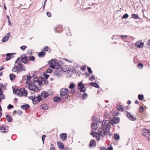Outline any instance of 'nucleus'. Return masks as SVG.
<instances>
[{
    "mask_svg": "<svg viewBox=\"0 0 150 150\" xmlns=\"http://www.w3.org/2000/svg\"><path fill=\"white\" fill-rule=\"evenodd\" d=\"M38 78H34L33 80V84L34 85V84H35L34 83L35 82H38Z\"/></svg>",
    "mask_w": 150,
    "mask_h": 150,
    "instance_id": "nucleus-49",
    "label": "nucleus"
},
{
    "mask_svg": "<svg viewBox=\"0 0 150 150\" xmlns=\"http://www.w3.org/2000/svg\"><path fill=\"white\" fill-rule=\"evenodd\" d=\"M53 100L55 102H58L60 101V98L58 96H55L53 98Z\"/></svg>",
    "mask_w": 150,
    "mask_h": 150,
    "instance_id": "nucleus-29",
    "label": "nucleus"
},
{
    "mask_svg": "<svg viewBox=\"0 0 150 150\" xmlns=\"http://www.w3.org/2000/svg\"><path fill=\"white\" fill-rule=\"evenodd\" d=\"M98 123L97 122H95L91 123V128L93 130H96L98 127Z\"/></svg>",
    "mask_w": 150,
    "mask_h": 150,
    "instance_id": "nucleus-12",
    "label": "nucleus"
},
{
    "mask_svg": "<svg viewBox=\"0 0 150 150\" xmlns=\"http://www.w3.org/2000/svg\"><path fill=\"white\" fill-rule=\"evenodd\" d=\"M18 65L20 69V71H25L26 70V68L22 64L20 61L18 64Z\"/></svg>",
    "mask_w": 150,
    "mask_h": 150,
    "instance_id": "nucleus-11",
    "label": "nucleus"
},
{
    "mask_svg": "<svg viewBox=\"0 0 150 150\" xmlns=\"http://www.w3.org/2000/svg\"><path fill=\"white\" fill-rule=\"evenodd\" d=\"M3 93L2 89L0 87V102H1L2 99H4L5 98V96L3 94Z\"/></svg>",
    "mask_w": 150,
    "mask_h": 150,
    "instance_id": "nucleus-17",
    "label": "nucleus"
},
{
    "mask_svg": "<svg viewBox=\"0 0 150 150\" xmlns=\"http://www.w3.org/2000/svg\"><path fill=\"white\" fill-rule=\"evenodd\" d=\"M129 17V15L127 13L124 14L123 16L121 18V19L124 18H127Z\"/></svg>",
    "mask_w": 150,
    "mask_h": 150,
    "instance_id": "nucleus-44",
    "label": "nucleus"
},
{
    "mask_svg": "<svg viewBox=\"0 0 150 150\" xmlns=\"http://www.w3.org/2000/svg\"><path fill=\"white\" fill-rule=\"evenodd\" d=\"M144 43L142 42V40L136 42L135 46L139 48H142L143 47Z\"/></svg>",
    "mask_w": 150,
    "mask_h": 150,
    "instance_id": "nucleus-8",
    "label": "nucleus"
},
{
    "mask_svg": "<svg viewBox=\"0 0 150 150\" xmlns=\"http://www.w3.org/2000/svg\"><path fill=\"white\" fill-rule=\"evenodd\" d=\"M52 71V70L49 68L46 71V73H51Z\"/></svg>",
    "mask_w": 150,
    "mask_h": 150,
    "instance_id": "nucleus-48",
    "label": "nucleus"
},
{
    "mask_svg": "<svg viewBox=\"0 0 150 150\" xmlns=\"http://www.w3.org/2000/svg\"><path fill=\"white\" fill-rule=\"evenodd\" d=\"M78 86H79L80 88V90L81 89L83 88L84 87V84L82 83V81H81L80 82H79L78 83Z\"/></svg>",
    "mask_w": 150,
    "mask_h": 150,
    "instance_id": "nucleus-28",
    "label": "nucleus"
},
{
    "mask_svg": "<svg viewBox=\"0 0 150 150\" xmlns=\"http://www.w3.org/2000/svg\"><path fill=\"white\" fill-rule=\"evenodd\" d=\"M28 88L30 90L35 92H37L38 91V88L35 85V84L33 85L31 83H30V84L28 85Z\"/></svg>",
    "mask_w": 150,
    "mask_h": 150,
    "instance_id": "nucleus-4",
    "label": "nucleus"
},
{
    "mask_svg": "<svg viewBox=\"0 0 150 150\" xmlns=\"http://www.w3.org/2000/svg\"><path fill=\"white\" fill-rule=\"evenodd\" d=\"M60 138L62 140H64L67 138V136L66 133H62L60 135Z\"/></svg>",
    "mask_w": 150,
    "mask_h": 150,
    "instance_id": "nucleus-21",
    "label": "nucleus"
},
{
    "mask_svg": "<svg viewBox=\"0 0 150 150\" xmlns=\"http://www.w3.org/2000/svg\"><path fill=\"white\" fill-rule=\"evenodd\" d=\"M12 88L13 90V92L14 94L16 93L19 90L18 87H17L16 86H13Z\"/></svg>",
    "mask_w": 150,
    "mask_h": 150,
    "instance_id": "nucleus-25",
    "label": "nucleus"
},
{
    "mask_svg": "<svg viewBox=\"0 0 150 150\" xmlns=\"http://www.w3.org/2000/svg\"><path fill=\"white\" fill-rule=\"evenodd\" d=\"M22 91H23V95L25 94V96H27V91L26 90H25V88H22Z\"/></svg>",
    "mask_w": 150,
    "mask_h": 150,
    "instance_id": "nucleus-36",
    "label": "nucleus"
},
{
    "mask_svg": "<svg viewBox=\"0 0 150 150\" xmlns=\"http://www.w3.org/2000/svg\"><path fill=\"white\" fill-rule=\"evenodd\" d=\"M125 109H124V112L126 111V112H129L128 111H127V110H128L129 107L128 106H127L124 107Z\"/></svg>",
    "mask_w": 150,
    "mask_h": 150,
    "instance_id": "nucleus-56",
    "label": "nucleus"
},
{
    "mask_svg": "<svg viewBox=\"0 0 150 150\" xmlns=\"http://www.w3.org/2000/svg\"><path fill=\"white\" fill-rule=\"evenodd\" d=\"M46 137V136L45 135H43L42 136V141L43 144H44V141Z\"/></svg>",
    "mask_w": 150,
    "mask_h": 150,
    "instance_id": "nucleus-58",
    "label": "nucleus"
},
{
    "mask_svg": "<svg viewBox=\"0 0 150 150\" xmlns=\"http://www.w3.org/2000/svg\"><path fill=\"white\" fill-rule=\"evenodd\" d=\"M15 53H8L6 54V56L7 57L6 58V59L7 61H8L10 59H11L13 57L12 56L13 55L15 54Z\"/></svg>",
    "mask_w": 150,
    "mask_h": 150,
    "instance_id": "nucleus-14",
    "label": "nucleus"
},
{
    "mask_svg": "<svg viewBox=\"0 0 150 150\" xmlns=\"http://www.w3.org/2000/svg\"><path fill=\"white\" fill-rule=\"evenodd\" d=\"M21 61L23 63L25 64H27L29 62V60L28 59V57L27 56L23 57L21 56Z\"/></svg>",
    "mask_w": 150,
    "mask_h": 150,
    "instance_id": "nucleus-9",
    "label": "nucleus"
},
{
    "mask_svg": "<svg viewBox=\"0 0 150 150\" xmlns=\"http://www.w3.org/2000/svg\"><path fill=\"white\" fill-rule=\"evenodd\" d=\"M102 127H104L105 129V136L106 135V138H108V133L109 132L110 129V123L108 121H105V122H103V123H102Z\"/></svg>",
    "mask_w": 150,
    "mask_h": 150,
    "instance_id": "nucleus-1",
    "label": "nucleus"
},
{
    "mask_svg": "<svg viewBox=\"0 0 150 150\" xmlns=\"http://www.w3.org/2000/svg\"><path fill=\"white\" fill-rule=\"evenodd\" d=\"M48 49L49 47L47 46H46L43 47V49L42 50V51L47 52L48 50Z\"/></svg>",
    "mask_w": 150,
    "mask_h": 150,
    "instance_id": "nucleus-47",
    "label": "nucleus"
},
{
    "mask_svg": "<svg viewBox=\"0 0 150 150\" xmlns=\"http://www.w3.org/2000/svg\"><path fill=\"white\" fill-rule=\"evenodd\" d=\"M142 131L144 133H146L148 134L150 133V130L149 129H147L145 128L142 129Z\"/></svg>",
    "mask_w": 150,
    "mask_h": 150,
    "instance_id": "nucleus-41",
    "label": "nucleus"
},
{
    "mask_svg": "<svg viewBox=\"0 0 150 150\" xmlns=\"http://www.w3.org/2000/svg\"><path fill=\"white\" fill-rule=\"evenodd\" d=\"M18 65H15L13 67V69H15V68L16 69V70H13V69H12V71H14V72H19L20 71V69L18 67Z\"/></svg>",
    "mask_w": 150,
    "mask_h": 150,
    "instance_id": "nucleus-27",
    "label": "nucleus"
},
{
    "mask_svg": "<svg viewBox=\"0 0 150 150\" xmlns=\"http://www.w3.org/2000/svg\"><path fill=\"white\" fill-rule=\"evenodd\" d=\"M27 48L26 46H23L20 47V48L22 50H24Z\"/></svg>",
    "mask_w": 150,
    "mask_h": 150,
    "instance_id": "nucleus-63",
    "label": "nucleus"
},
{
    "mask_svg": "<svg viewBox=\"0 0 150 150\" xmlns=\"http://www.w3.org/2000/svg\"><path fill=\"white\" fill-rule=\"evenodd\" d=\"M9 39V37L8 36H5L2 39L1 41L2 42H5L7 41Z\"/></svg>",
    "mask_w": 150,
    "mask_h": 150,
    "instance_id": "nucleus-35",
    "label": "nucleus"
},
{
    "mask_svg": "<svg viewBox=\"0 0 150 150\" xmlns=\"http://www.w3.org/2000/svg\"><path fill=\"white\" fill-rule=\"evenodd\" d=\"M95 77L93 75H92L89 78V80H91V81H93L94 79H95Z\"/></svg>",
    "mask_w": 150,
    "mask_h": 150,
    "instance_id": "nucleus-54",
    "label": "nucleus"
},
{
    "mask_svg": "<svg viewBox=\"0 0 150 150\" xmlns=\"http://www.w3.org/2000/svg\"><path fill=\"white\" fill-rule=\"evenodd\" d=\"M98 131L99 132V135L102 136V137H104L105 136V129L104 127H100L98 129Z\"/></svg>",
    "mask_w": 150,
    "mask_h": 150,
    "instance_id": "nucleus-6",
    "label": "nucleus"
},
{
    "mask_svg": "<svg viewBox=\"0 0 150 150\" xmlns=\"http://www.w3.org/2000/svg\"><path fill=\"white\" fill-rule=\"evenodd\" d=\"M6 119L7 121L9 122H11L12 120V118L11 117L8 115H6Z\"/></svg>",
    "mask_w": 150,
    "mask_h": 150,
    "instance_id": "nucleus-33",
    "label": "nucleus"
},
{
    "mask_svg": "<svg viewBox=\"0 0 150 150\" xmlns=\"http://www.w3.org/2000/svg\"><path fill=\"white\" fill-rule=\"evenodd\" d=\"M45 53L43 51H41L38 54V56L40 57H43L45 55Z\"/></svg>",
    "mask_w": 150,
    "mask_h": 150,
    "instance_id": "nucleus-30",
    "label": "nucleus"
},
{
    "mask_svg": "<svg viewBox=\"0 0 150 150\" xmlns=\"http://www.w3.org/2000/svg\"><path fill=\"white\" fill-rule=\"evenodd\" d=\"M75 86V84L74 83H71L69 86V88L70 89H73Z\"/></svg>",
    "mask_w": 150,
    "mask_h": 150,
    "instance_id": "nucleus-42",
    "label": "nucleus"
},
{
    "mask_svg": "<svg viewBox=\"0 0 150 150\" xmlns=\"http://www.w3.org/2000/svg\"><path fill=\"white\" fill-rule=\"evenodd\" d=\"M86 67L85 65H83L81 67V69L82 71H85L86 70Z\"/></svg>",
    "mask_w": 150,
    "mask_h": 150,
    "instance_id": "nucleus-57",
    "label": "nucleus"
},
{
    "mask_svg": "<svg viewBox=\"0 0 150 150\" xmlns=\"http://www.w3.org/2000/svg\"><path fill=\"white\" fill-rule=\"evenodd\" d=\"M57 143L59 148L61 150L64 149V145L63 143L59 141H57Z\"/></svg>",
    "mask_w": 150,
    "mask_h": 150,
    "instance_id": "nucleus-20",
    "label": "nucleus"
},
{
    "mask_svg": "<svg viewBox=\"0 0 150 150\" xmlns=\"http://www.w3.org/2000/svg\"><path fill=\"white\" fill-rule=\"evenodd\" d=\"M21 108L24 110H27L30 107V105L29 104H26L25 105H23L21 106Z\"/></svg>",
    "mask_w": 150,
    "mask_h": 150,
    "instance_id": "nucleus-23",
    "label": "nucleus"
},
{
    "mask_svg": "<svg viewBox=\"0 0 150 150\" xmlns=\"http://www.w3.org/2000/svg\"><path fill=\"white\" fill-rule=\"evenodd\" d=\"M38 100V102H39L40 100L42 99V98L41 97V95H38V96L36 98Z\"/></svg>",
    "mask_w": 150,
    "mask_h": 150,
    "instance_id": "nucleus-45",
    "label": "nucleus"
},
{
    "mask_svg": "<svg viewBox=\"0 0 150 150\" xmlns=\"http://www.w3.org/2000/svg\"><path fill=\"white\" fill-rule=\"evenodd\" d=\"M111 114L112 113H105V115L104 116V120L102 121V124L103 123V122L108 121L110 123V125H111V121L112 118L111 117Z\"/></svg>",
    "mask_w": 150,
    "mask_h": 150,
    "instance_id": "nucleus-3",
    "label": "nucleus"
},
{
    "mask_svg": "<svg viewBox=\"0 0 150 150\" xmlns=\"http://www.w3.org/2000/svg\"><path fill=\"white\" fill-rule=\"evenodd\" d=\"M64 96H61V97H60V100L63 101L65 100H64Z\"/></svg>",
    "mask_w": 150,
    "mask_h": 150,
    "instance_id": "nucleus-62",
    "label": "nucleus"
},
{
    "mask_svg": "<svg viewBox=\"0 0 150 150\" xmlns=\"http://www.w3.org/2000/svg\"><path fill=\"white\" fill-rule=\"evenodd\" d=\"M37 98V97L35 96H34V97H33V96H30L29 97V98L30 99L32 100L33 103H34V98Z\"/></svg>",
    "mask_w": 150,
    "mask_h": 150,
    "instance_id": "nucleus-46",
    "label": "nucleus"
},
{
    "mask_svg": "<svg viewBox=\"0 0 150 150\" xmlns=\"http://www.w3.org/2000/svg\"><path fill=\"white\" fill-rule=\"evenodd\" d=\"M38 83L39 85L40 86H41L42 85V81H41L40 80H39L38 79V82H37Z\"/></svg>",
    "mask_w": 150,
    "mask_h": 150,
    "instance_id": "nucleus-55",
    "label": "nucleus"
},
{
    "mask_svg": "<svg viewBox=\"0 0 150 150\" xmlns=\"http://www.w3.org/2000/svg\"><path fill=\"white\" fill-rule=\"evenodd\" d=\"M55 71L54 72V75L57 77L61 76L62 75V71L63 69L62 67L59 64H58L57 65Z\"/></svg>",
    "mask_w": 150,
    "mask_h": 150,
    "instance_id": "nucleus-2",
    "label": "nucleus"
},
{
    "mask_svg": "<svg viewBox=\"0 0 150 150\" xmlns=\"http://www.w3.org/2000/svg\"><path fill=\"white\" fill-rule=\"evenodd\" d=\"M87 70H88L89 74H92V73L93 71L91 70V67H88Z\"/></svg>",
    "mask_w": 150,
    "mask_h": 150,
    "instance_id": "nucleus-50",
    "label": "nucleus"
},
{
    "mask_svg": "<svg viewBox=\"0 0 150 150\" xmlns=\"http://www.w3.org/2000/svg\"><path fill=\"white\" fill-rule=\"evenodd\" d=\"M138 99L140 101H142L144 99V96L143 95L139 94L138 97Z\"/></svg>",
    "mask_w": 150,
    "mask_h": 150,
    "instance_id": "nucleus-34",
    "label": "nucleus"
},
{
    "mask_svg": "<svg viewBox=\"0 0 150 150\" xmlns=\"http://www.w3.org/2000/svg\"><path fill=\"white\" fill-rule=\"evenodd\" d=\"M114 139L116 140H117L120 139V136L118 134H117L115 133L113 135Z\"/></svg>",
    "mask_w": 150,
    "mask_h": 150,
    "instance_id": "nucleus-32",
    "label": "nucleus"
},
{
    "mask_svg": "<svg viewBox=\"0 0 150 150\" xmlns=\"http://www.w3.org/2000/svg\"><path fill=\"white\" fill-rule=\"evenodd\" d=\"M117 109L121 112L124 111V109H125L124 106L120 105H117Z\"/></svg>",
    "mask_w": 150,
    "mask_h": 150,
    "instance_id": "nucleus-16",
    "label": "nucleus"
},
{
    "mask_svg": "<svg viewBox=\"0 0 150 150\" xmlns=\"http://www.w3.org/2000/svg\"><path fill=\"white\" fill-rule=\"evenodd\" d=\"M50 150H55V147H54V145L53 144L50 145Z\"/></svg>",
    "mask_w": 150,
    "mask_h": 150,
    "instance_id": "nucleus-53",
    "label": "nucleus"
},
{
    "mask_svg": "<svg viewBox=\"0 0 150 150\" xmlns=\"http://www.w3.org/2000/svg\"><path fill=\"white\" fill-rule=\"evenodd\" d=\"M54 30L55 33H58L62 32L63 30L62 27L60 25H58L57 26L54 27Z\"/></svg>",
    "mask_w": 150,
    "mask_h": 150,
    "instance_id": "nucleus-5",
    "label": "nucleus"
},
{
    "mask_svg": "<svg viewBox=\"0 0 150 150\" xmlns=\"http://www.w3.org/2000/svg\"><path fill=\"white\" fill-rule=\"evenodd\" d=\"M96 145V143L95 142V140L92 139L90 141L89 146L91 147H95Z\"/></svg>",
    "mask_w": 150,
    "mask_h": 150,
    "instance_id": "nucleus-18",
    "label": "nucleus"
},
{
    "mask_svg": "<svg viewBox=\"0 0 150 150\" xmlns=\"http://www.w3.org/2000/svg\"><path fill=\"white\" fill-rule=\"evenodd\" d=\"M22 88H20L19 90V92L18 93V95L20 96H20H22L23 95V91H22Z\"/></svg>",
    "mask_w": 150,
    "mask_h": 150,
    "instance_id": "nucleus-39",
    "label": "nucleus"
},
{
    "mask_svg": "<svg viewBox=\"0 0 150 150\" xmlns=\"http://www.w3.org/2000/svg\"><path fill=\"white\" fill-rule=\"evenodd\" d=\"M144 66L143 64L141 63H139L138 64V67L140 69H142Z\"/></svg>",
    "mask_w": 150,
    "mask_h": 150,
    "instance_id": "nucleus-38",
    "label": "nucleus"
},
{
    "mask_svg": "<svg viewBox=\"0 0 150 150\" xmlns=\"http://www.w3.org/2000/svg\"><path fill=\"white\" fill-rule=\"evenodd\" d=\"M41 108L44 110H47L49 108V106L47 104H44L41 105L40 106Z\"/></svg>",
    "mask_w": 150,
    "mask_h": 150,
    "instance_id": "nucleus-22",
    "label": "nucleus"
},
{
    "mask_svg": "<svg viewBox=\"0 0 150 150\" xmlns=\"http://www.w3.org/2000/svg\"><path fill=\"white\" fill-rule=\"evenodd\" d=\"M53 59H52L51 60L49 61L48 64L53 69H54L55 68V66L53 64Z\"/></svg>",
    "mask_w": 150,
    "mask_h": 150,
    "instance_id": "nucleus-26",
    "label": "nucleus"
},
{
    "mask_svg": "<svg viewBox=\"0 0 150 150\" xmlns=\"http://www.w3.org/2000/svg\"><path fill=\"white\" fill-rule=\"evenodd\" d=\"M92 120L93 121H94L96 120L97 122L98 121V119L94 117H92Z\"/></svg>",
    "mask_w": 150,
    "mask_h": 150,
    "instance_id": "nucleus-61",
    "label": "nucleus"
},
{
    "mask_svg": "<svg viewBox=\"0 0 150 150\" xmlns=\"http://www.w3.org/2000/svg\"><path fill=\"white\" fill-rule=\"evenodd\" d=\"M47 73L44 72L43 76H45L46 79H47L49 77V75L46 74Z\"/></svg>",
    "mask_w": 150,
    "mask_h": 150,
    "instance_id": "nucleus-52",
    "label": "nucleus"
},
{
    "mask_svg": "<svg viewBox=\"0 0 150 150\" xmlns=\"http://www.w3.org/2000/svg\"><path fill=\"white\" fill-rule=\"evenodd\" d=\"M127 117L132 121H134L136 119V117L134 115H131V113H127Z\"/></svg>",
    "mask_w": 150,
    "mask_h": 150,
    "instance_id": "nucleus-13",
    "label": "nucleus"
},
{
    "mask_svg": "<svg viewBox=\"0 0 150 150\" xmlns=\"http://www.w3.org/2000/svg\"><path fill=\"white\" fill-rule=\"evenodd\" d=\"M69 97H70V96L69 95L67 94H66V95H65L64 100H66V99H68Z\"/></svg>",
    "mask_w": 150,
    "mask_h": 150,
    "instance_id": "nucleus-60",
    "label": "nucleus"
},
{
    "mask_svg": "<svg viewBox=\"0 0 150 150\" xmlns=\"http://www.w3.org/2000/svg\"><path fill=\"white\" fill-rule=\"evenodd\" d=\"M131 18H134L135 19H136L138 18V15L137 14H132L131 15Z\"/></svg>",
    "mask_w": 150,
    "mask_h": 150,
    "instance_id": "nucleus-37",
    "label": "nucleus"
},
{
    "mask_svg": "<svg viewBox=\"0 0 150 150\" xmlns=\"http://www.w3.org/2000/svg\"><path fill=\"white\" fill-rule=\"evenodd\" d=\"M8 127L6 126L5 127H0V130L3 133H6L8 131Z\"/></svg>",
    "mask_w": 150,
    "mask_h": 150,
    "instance_id": "nucleus-15",
    "label": "nucleus"
},
{
    "mask_svg": "<svg viewBox=\"0 0 150 150\" xmlns=\"http://www.w3.org/2000/svg\"><path fill=\"white\" fill-rule=\"evenodd\" d=\"M68 92V90L67 88H62L60 91V96H65L66 95Z\"/></svg>",
    "mask_w": 150,
    "mask_h": 150,
    "instance_id": "nucleus-7",
    "label": "nucleus"
},
{
    "mask_svg": "<svg viewBox=\"0 0 150 150\" xmlns=\"http://www.w3.org/2000/svg\"><path fill=\"white\" fill-rule=\"evenodd\" d=\"M16 77V76L13 74H11L9 75L10 79L12 81H13Z\"/></svg>",
    "mask_w": 150,
    "mask_h": 150,
    "instance_id": "nucleus-31",
    "label": "nucleus"
},
{
    "mask_svg": "<svg viewBox=\"0 0 150 150\" xmlns=\"http://www.w3.org/2000/svg\"><path fill=\"white\" fill-rule=\"evenodd\" d=\"M41 96L43 97L46 98L49 95L48 93L45 91H42L41 93Z\"/></svg>",
    "mask_w": 150,
    "mask_h": 150,
    "instance_id": "nucleus-19",
    "label": "nucleus"
},
{
    "mask_svg": "<svg viewBox=\"0 0 150 150\" xmlns=\"http://www.w3.org/2000/svg\"><path fill=\"white\" fill-rule=\"evenodd\" d=\"M144 109L143 106H141L139 108V111L140 112H142L144 111Z\"/></svg>",
    "mask_w": 150,
    "mask_h": 150,
    "instance_id": "nucleus-51",
    "label": "nucleus"
},
{
    "mask_svg": "<svg viewBox=\"0 0 150 150\" xmlns=\"http://www.w3.org/2000/svg\"><path fill=\"white\" fill-rule=\"evenodd\" d=\"M86 88L84 87L83 88L81 89L80 90V92H83L84 93L86 91Z\"/></svg>",
    "mask_w": 150,
    "mask_h": 150,
    "instance_id": "nucleus-64",
    "label": "nucleus"
},
{
    "mask_svg": "<svg viewBox=\"0 0 150 150\" xmlns=\"http://www.w3.org/2000/svg\"><path fill=\"white\" fill-rule=\"evenodd\" d=\"M88 96V95L87 93H84L82 95V99H85Z\"/></svg>",
    "mask_w": 150,
    "mask_h": 150,
    "instance_id": "nucleus-43",
    "label": "nucleus"
},
{
    "mask_svg": "<svg viewBox=\"0 0 150 150\" xmlns=\"http://www.w3.org/2000/svg\"><path fill=\"white\" fill-rule=\"evenodd\" d=\"M115 118V119H113L112 118V119H111V124L112 125L117 124L120 122V119L119 117H117L116 118Z\"/></svg>",
    "mask_w": 150,
    "mask_h": 150,
    "instance_id": "nucleus-10",
    "label": "nucleus"
},
{
    "mask_svg": "<svg viewBox=\"0 0 150 150\" xmlns=\"http://www.w3.org/2000/svg\"><path fill=\"white\" fill-rule=\"evenodd\" d=\"M13 107V106L11 104H9L7 106V108L8 109H11Z\"/></svg>",
    "mask_w": 150,
    "mask_h": 150,
    "instance_id": "nucleus-59",
    "label": "nucleus"
},
{
    "mask_svg": "<svg viewBox=\"0 0 150 150\" xmlns=\"http://www.w3.org/2000/svg\"><path fill=\"white\" fill-rule=\"evenodd\" d=\"M29 60L31 61H34L35 60V57L33 56L30 55L28 57Z\"/></svg>",
    "mask_w": 150,
    "mask_h": 150,
    "instance_id": "nucleus-40",
    "label": "nucleus"
},
{
    "mask_svg": "<svg viewBox=\"0 0 150 150\" xmlns=\"http://www.w3.org/2000/svg\"><path fill=\"white\" fill-rule=\"evenodd\" d=\"M90 85L98 88L100 87L98 84L95 82H91L90 83Z\"/></svg>",
    "mask_w": 150,
    "mask_h": 150,
    "instance_id": "nucleus-24",
    "label": "nucleus"
}]
</instances>
